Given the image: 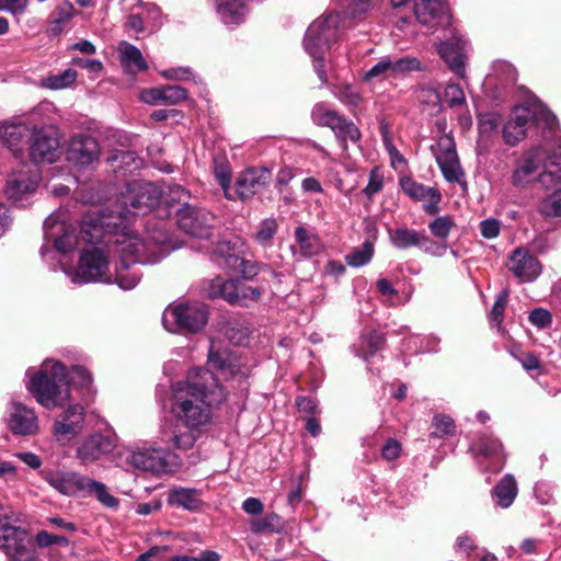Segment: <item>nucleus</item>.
I'll return each mask as SVG.
<instances>
[{"label":"nucleus","mask_w":561,"mask_h":561,"mask_svg":"<svg viewBox=\"0 0 561 561\" xmlns=\"http://www.w3.org/2000/svg\"><path fill=\"white\" fill-rule=\"evenodd\" d=\"M98 141L88 135L72 136V178L77 182L90 179L100 158Z\"/></svg>","instance_id":"14"},{"label":"nucleus","mask_w":561,"mask_h":561,"mask_svg":"<svg viewBox=\"0 0 561 561\" xmlns=\"http://www.w3.org/2000/svg\"><path fill=\"white\" fill-rule=\"evenodd\" d=\"M401 451V444L394 438H389L381 448V457L387 461H392L400 457Z\"/></svg>","instance_id":"63"},{"label":"nucleus","mask_w":561,"mask_h":561,"mask_svg":"<svg viewBox=\"0 0 561 561\" xmlns=\"http://www.w3.org/2000/svg\"><path fill=\"white\" fill-rule=\"evenodd\" d=\"M492 68L499 80L504 83H514L517 80V71L515 67L505 60L495 61Z\"/></svg>","instance_id":"57"},{"label":"nucleus","mask_w":561,"mask_h":561,"mask_svg":"<svg viewBox=\"0 0 561 561\" xmlns=\"http://www.w3.org/2000/svg\"><path fill=\"white\" fill-rule=\"evenodd\" d=\"M433 426L435 431L431 435L434 437H443L444 435L453 434L456 430L454 420L445 414L435 415Z\"/></svg>","instance_id":"58"},{"label":"nucleus","mask_w":561,"mask_h":561,"mask_svg":"<svg viewBox=\"0 0 561 561\" xmlns=\"http://www.w3.org/2000/svg\"><path fill=\"white\" fill-rule=\"evenodd\" d=\"M508 299V291L502 290L497 296L496 300L492 307V310L489 314V321L491 327L500 328L502 321H503V314L505 307L507 305Z\"/></svg>","instance_id":"54"},{"label":"nucleus","mask_w":561,"mask_h":561,"mask_svg":"<svg viewBox=\"0 0 561 561\" xmlns=\"http://www.w3.org/2000/svg\"><path fill=\"white\" fill-rule=\"evenodd\" d=\"M332 94L345 106L357 107L363 101L359 90L350 83L333 84L330 87Z\"/></svg>","instance_id":"38"},{"label":"nucleus","mask_w":561,"mask_h":561,"mask_svg":"<svg viewBox=\"0 0 561 561\" xmlns=\"http://www.w3.org/2000/svg\"><path fill=\"white\" fill-rule=\"evenodd\" d=\"M121 64L126 70L131 72L145 71L148 68L141 51L136 46L128 43L122 44Z\"/></svg>","instance_id":"36"},{"label":"nucleus","mask_w":561,"mask_h":561,"mask_svg":"<svg viewBox=\"0 0 561 561\" xmlns=\"http://www.w3.org/2000/svg\"><path fill=\"white\" fill-rule=\"evenodd\" d=\"M530 122L549 130H553L558 124L557 116L540 102L531 106H516L503 127L504 141L510 146L517 145L526 136V128Z\"/></svg>","instance_id":"7"},{"label":"nucleus","mask_w":561,"mask_h":561,"mask_svg":"<svg viewBox=\"0 0 561 561\" xmlns=\"http://www.w3.org/2000/svg\"><path fill=\"white\" fill-rule=\"evenodd\" d=\"M220 556L213 550L202 551L198 556H175L170 561H219Z\"/></svg>","instance_id":"64"},{"label":"nucleus","mask_w":561,"mask_h":561,"mask_svg":"<svg viewBox=\"0 0 561 561\" xmlns=\"http://www.w3.org/2000/svg\"><path fill=\"white\" fill-rule=\"evenodd\" d=\"M454 226L451 217L439 216L428 224V229L434 237L445 241Z\"/></svg>","instance_id":"50"},{"label":"nucleus","mask_w":561,"mask_h":561,"mask_svg":"<svg viewBox=\"0 0 561 561\" xmlns=\"http://www.w3.org/2000/svg\"><path fill=\"white\" fill-rule=\"evenodd\" d=\"M162 104L175 105L187 98V90L180 85L160 87Z\"/></svg>","instance_id":"52"},{"label":"nucleus","mask_w":561,"mask_h":561,"mask_svg":"<svg viewBox=\"0 0 561 561\" xmlns=\"http://www.w3.org/2000/svg\"><path fill=\"white\" fill-rule=\"evenodd\" d=\"M100 242H113L121 256L115 270V283L124 290L135 288L141 278L137 264H156L176 249L163 222L147 230L146 236L130 234L122 230L118 234H106ZM96 244V242H94Z\"/></svg>","instance_id":"3"},{"label":"nucleus","mask_w":561,"mask_h":561,"mask_svg":"<svg viewBox=\"0 0 561 561\" xmlns=\"http://www.w3.org/2000/svg\"><path fill=\"white\" fill-rule=\"evenodd\" d=\"M32 130L24 122L4 121L0 123V141L15 158L24 156L25 145L30 146Z\"/></svg>","instance_id":"23"},{"label":"nucleus","mask_w":561,"mask_h":561,"mask_svg":"<svg viewBox=\"0 0 561 561\" xmlns=\"http://www.w3.org/2000/svg\"><path fill=\"white\" fill-rule=\"evenodd\" d=\"M444 95L450 107L460 106L466 103L465 92L457 83H448L445 88Z\"/></svg>","instance_id":"59"},{"label":"nucleus","mask_w":561,"mask_h":561,"mask_svg":"<svg viewBox=\"0 0 561 561\" xmlns=\"http://www.w3.org/2000/svg\"><path fill=\"white\" fill-rule=\"evenodd\" d=\"M385 337L377 331H369L360 337V350L356 346L353 347L355 355L362 357L365 362H369V357L374 356L379 350L382 348Z\"/></svg>","instance_id":"35"},{"label":"nucleus","mask_w":561,"mask_h":561,"mask_svg":"<svg viewBox=\"0 0 561 561\" xmlns=\"http://www.w3.org/2000/svg\"><path fill=\"white\" fill-rule=\"evenodd\" d=\"M216 12L226 25H238L247 14L245 0H216Z\"/></svg>","instance_id":"31"},{"label":"nucleus","mask_w":561,"mask_h":561,"mask_svg":"<svg viewBox=\"0 0 561 561\" xmlns=\"http://www.w3.org/2000/svg\"><path fill=\"white\" fill-rule=\"evenodd\" d=\"M469 450L483 473H499L505 466L506 455L502 442L490 434L479 435Z\"/></svg>","instance_id":"12"},{"label":"nucleus","mask_w":561,"mask_h":561,"mask_svg":"<svg viewBox=\"0 0 561 561\" xmlns=\"http://www.w3.org/2000/svg\"><path fill=\"white\" fill-rule=\"evenodd\" d=\"M466 47L467 42L453 35L449 39L437 44V53L447 67L460 79H466Z\"/></svg>","instance_id":"24"},{"label":"nucleus","mask_w":561,"mask_h":561,"mask_svg":"<svg viewBox=\"0 0 561 561\" xmlns=\"http://www.w3.org/2000/svg\"><path fill=\"white\" fill-rule=\"evenodd\" d=\"M517 491L515 478L512 474H505L493 488L492 496L497 506L507 508L516 499Z\"/></svg>","instance_id":"32"},{"label":"nucleus","mask_w":561,"mask_h":561,"mask_svg":"<svg viewBox=\"0 0 561 561\" xmlns=\"http://www.w3.org/2000/svg\"><path fill=\"white\" fill-rule=\"evenodd\" d=\"M171 505L195 511L201 505L199 491L191 488H174L168 496Z\"/></svg>","instance_id":"34"},{"label":"nucleus","mask_w":561,"mask_h":561,"mask_svg":"<svg viewBox=\"0 0 561 561\" xmlns=\"http://www.w3.org/2000/svg\"><path fill=\"white\" fill-rule=\"evenodd\" d=\"M72 393L77 392L81 401L88 405L96 394L95 387L90 370L82 365L72 364ZM75 396L72 394V401Z\"/></svg>","instance_id":"30"},{"label":"nucleus","mask_w":561,"mask_h":561,"mask_svg":"<svg viewBox=\"0 0 561 561\" xmlns=\"http://www.w3.org/2000/svg\"><path fill=\"white\" fill-rule=\"evenodd\" d=\"M392 76L391 57L382 56L370 69H368L362 77L364 82L374 80H386Z\"/></svg>","instance_id":"45"},{"label":"nucleus","mask_w":561,"mask_h":561,"mask_svg":"<svg viewBox=\"0 0 561 561\" xmlns=\"http://www.w3.org/2000/svg\"><path fill=\"white\" fill-rule=\"evenodd\" d=\"M374 252V242L366 240L360 248H356L346 254L345 261L352 267H362L371 261Z\"/></svg>","instance_id":"42"},{"label":"nucleus","mask_w":561,"mask_h":561,"mask_svg":"<svg viewBox=\"0 0 561 561\" xmlns=\"http://www.w3.org/2000/svg\"><path fill=\"white\" fill-rule=\"evenodd\" d=\"M401 187L407 195L416 201L426 199L427 196L436 190L434 187H426L410 178H404L401 180Z\"/></svg>","instance_id":"47"},{"label":"nucleus","mask_w":561,"mask_h":561,"mask_svg":"<svg viewBox=\"0 0 561 561\" xmlns=\"http://www.w3.org/2000/svg\"><path fill=\"white\" fill-rule=\"evenodd\" d=\"M106 161L114 165L115 168L126 171H131L138 169L141 164V161L133 151L117 150L107 157Z\"/></svg>","instance_id":"43"},{"label":"nucleus","mask_w":561,"mask_h":561,"mask_svg":"<svg viewBox=\"0 0 561 561\" xmlns=\"http://www.w3.org/2000/svg\"><path fill=\"white\" fill-rule=\"evenodd\" d=\"M113 448L114 442L112 438L96 433L78 445L76 455L82 465H87L99 460L104 455L111 453Z\"/></svg>","instance_id":"28"},{"label":"nucleus","mask_w":561,"mask_h":561,"mask_svg":"<svg viewBox=\"0 0 561 561\" xmlns=\"http://www.w3.org/2000/svg\"><path fill=\"white\" fill-rule=\"evenodd\" d=\"M343 16L331 12L316 19L307 28L304 37V48L313 60V68L323 84L328 83L324 69L325 55L341 38Z\"/></svg>","instance_id":"4"},{"label":"nucleus","mask_w":561,"mask_h":561,"mask_svg":"<svg viewBox=\"0 0 561 561\" xmlns=\"http://www.w3.org/2000/svg\"><path fill=\"white\" fill-rule=\"evenodd\" d=\"M161 201V191L152 183L131 182L112 206L89 213L81 222V238L98 242L106 234H118L122 230L136 234L131 225L139 216L150 213Z\"/></svg>","instance_id":"2"},{"label":"nucleus","mask_w":561,"mask_h":561,"mask_svg":"<svg viewBox=\"0 0 561 561\" xmlns=\"http://www.w3.org/2000/svg\"><path fill=\"white\" fill-rule=\"evenodd\" d=\"M211 260L220 267L229 272L239 273L247 279L253 278L259 273L257 264L239 256L228 241H221L216 244Z\"/></svg>","instance_id":"20"},{"label":"nucleus","mask_w":561,"mask_h":561,"mask_svg":"<svg viewBox=\"0 0 561 561\" xmlns=\"http://www.w3.org/2000/svg\"><path fill=\"white\" fill-rule=\"evenodd\" d=\"M125 460L133 468L154 474L170 473L180 465L178 456L162 448L136 447L125 453Z\"/></svg>","instance_id":"10"},{"label":"nucleus","mask_w":561,"mask_h":561,"mask_svg":"<svg viewBox=\"0 0 561 561\" xmlns=\"http://www.w3.org/2000/svg\"><path fill=\"white\" fill-rule=\"evenodd\" d=\"M176 220L181 230L195 238H207L211 233V218L202 209L184 203L176 211Z\"/></svg>","instance_id":"21"},{"label":"nucleus","mask_w":561,"mask_h":561,"mask_svg":"<svg viewBox=\"0 0 561 561\" xmlns=\"http://www.w3.org/2000/svg\"><path fill=\"white\" fill-rule=\"evenodd\" d=\"M214 173L218 184L225 193V196L228 199H232V195L230 193L231 171L229 165L225 161H216Z\"/></svg>","instance_id":"51"},{"label":"nucleus","mask_w":561,"mask_h":561,"mask_svg":"<svg viewBox=\"0 0 561 561\" xmlns=\"http://www.w3.org/2000/svg\"><path fill=\"white\" fill-rule=\"evenodd\" d=\"M208 295L213 299L222 298L230 305L248 306L260 299L261 290L240 279L215 277L209 283Z\"/></svg>","instance_id":"16"},{"label":"nucleus","mask_w":561,"mask_h":561,"mask_svg":"<svg viewBox=\"0 0 561 561\" xmlns=\"http://www.w3.org/2000/svg\"><path fill=\"white\" fill-rule=\"evenodd\" d=\"M60 156V134L55 126L33 128L28 157L34 164L53 163Z\"/></svg>","instance_id":"15"},{"label":"nucleus","mask_w":561,"mask_h":561,"mask_svg":"<svg viewBox=\"0 0 561 561\" xmlns=\"http://www.w3.org/2000/svg\"><path fill=\"white\" fill-rule=\"evenodd\" d=\"M41 182V173L36 168L24 165L9 175L5 194L10 199H20L25 194L35 192Z\"/></svg>","instance_id":"25"},{"label":"nucleus","mask_w":561,"mask_h":561,"mask_svg":"<svg viewBox=\"0 0 561 561\" xmlns=\"http://www.w3.org/2000/svg\"><path fill=\"white\" fill-rule=\"evenodd\" d=\"M271 180L266 168H250L241 172L236 181V194L241 199H249L261 192Z\"/></svg>","instance_id":"26"},{"label":"nucleus","mask_w":561,"mask_h":561,"mask_svg":"<svg viewBox=\"0 0 561 561\" xmlns=\"http://www.w3.org/2000/svg\"><path fill=\"white\" fill-rule=\"evenodd\" d=\"M43 88L49 90H60L70 85V68L65 69L61 73L49 75L41 82Z\"/></svg>","instance_id":"56"},{"label":"nucleus","mask_w":561,"mask_h":561,"mask_svg":"<svg viewBox=\"0 0 561 561\" xmlns=\"http://www.w3.org/2000/svg\"><path fill=\"white\" fill-rule=\"evenodd\" d=\"M331 129L344 150L347 149L346 142L348 140L353 144H356L360 140L362 137V133L358 127L342 114L339 116V119H336L331 126Z\"/></svg>","instance_id":"33"},{"label":"nucleus","mask_w":561,"mask_h":561,"mask_svg":"<svg viewBox=\"0 0 561 561\" xmlns=\"http://www.w3.org/2000/svg\"><path fill=\"white\" fill-rule=\"evenodd\" d=\"M251 529L256 534L266 531L277 533L282 529L280 517L275 513L267 514L264 517L253 520L251 523Z\"/></svg>","instance_id":"46"},{"label":"nucleus","mask_w":561,"mask_h":561,"mask_svg":"<svg viewBox=\"0 0 561 561\" xmlns=\"http://www.w3.org/2000/svg\"><path fill=\"white\" fill-rule=\"evenodd\" d=\"M207 364L210 373L216 378L236 383L240 392L248 391V378L251 373V366L243 362L242 357L231 352L229 348L217 347L215 342H210ZM219 382V379H217Z\"/></svg>","instance_id":"9"},{"label":"nucleus","mask_w":561,"mask_h":561,"mask_svg":"<svg viewBox=\"0 0 561 561\" xmlns=\"http://www.w3.org/2000/svg\"><path fill=\"white\" fill-rule=\"evenodd\" d=\"M414 16L426 26H436L446 14L447 5L444 0H414Z\"/></svg>","instance_id":"29"},{"label":"nucleus","mask_w":561,"mask_h":561,"mask_svg":"<svg viewBox=\"0 0 561 561\" xmlns=\"http://www.w3.org/2000/svg\"><path fill=\"white\" fill-rule=\"evenodd\" d=\"M507 268L523 283L536 280L542 272L539 260L524 248H516L510 254Z\"/></svg>","instance_id":"22"},{"label":"nucleus","mask_w":561,"mask_h":561,"mask_svg":"<svg viewBox=\"0 0 561 561\" xmlns=\"http://www.w3.org/2000/svg\"><path fill=\"white\" fill-rule=\"evenodd\" d=\"M44 237L46 241H51L56 252L64 256L65 261L58 259L59 268L66 274L70 275V264L67 259L70 252V215L66 207H60L58 210L49 215L44 221Z\"/></svg>","instance_id":"11"},{"label":"nucleus","mask_w":561,"mask_h":561,"mask_svg":"<svg viewBox=\"0 0 561 561\" xmlns=\"http://www.w3.org/2000/svg\"><path fill=\"white\" fill-rule=\"evenodd\" d=\"M108 256L99 248L84 250L81 253L76 273H72V283L110 282Z\"/></svg>","instance_id":"17"},{"label":"nucleus","mask_w":561,"mask_h":561,"mask_svg":"<svg viewBox=\"0 0 561 561\" xmlns=\"http://www.w3.org/2000/svg\"><path fill=\"white\" fill-rule=\"evenodd\" d=\"M208 307L199 301L169 305L162 314V323L171 333L195 334L201 332L208 321Z\"/></svg>","instance_id":"8"},{"label":"nucleus","mask_w":561,"mask_h":561,"mask_svg":"<svg viewBox=\"0 0 561 561\" xmlns=\"http://www.w3.org/2000/svg\"><path fill=\"white\" fill-rule=\"evenodd\" d=\"M278 224L275 218H266L260 224L259 230L255 233V241L261 245H270L276 231Z\"/></svg>","instance_id":"48"},{"label":"nucleus","mask_w":561,"mask_h":561,"mask_svg":"<svg viewBox=\"0 0 561 561\" xmlns=\"http://www.w3.org/2000/svg\"><path fill=\"white\" fill-rule=\"evenodd\" d=\"M93 489L92 496H94L102 505L108 508L118 506V500L108 492L104 483L98 481Z\"/></svg>","instance_id":"60"},{"label":"nucleus","mask_w":561,"mask_h":561,"mask_svg":"<svg viewBox=\"0 0 561 561\" xmlns=\"http://www.w3.org/2000/svg\"><path fill=\"white\" fill-rule=\"evenodd\" d=\"M8 427L14 435H34L38 430L37 416L32 409L14 402L9 411Z\"/></svg>","instance_id":"27"},{"label":"nucleus","mask_w":561,"mask_h":561,"mask_svg":"<svg viewBox=\"0 0 561 561\" xmlns=\"http://www.w3.org/2000/svg\"><path fill=\"white\" fill-rule=\"evenodd\" d=\"M431 151L447 182L466 184L453 137L442 136Z\"/></svg>","instance_id":"18"},{"label":"nucleus","mask_w":561,"mask_h":561,"mask_svg":"<svg viewBox=\"0 0 561 561\" xmlns=\"http://www.w3.org/2000/svg\"><path fill=\"white\" fill-rule=\"evenodd\" d=\"M549 185H561V171L557 175V182L549 183ZM540 213L548 217H561V187L557 188L541 202Z\"/></svg>","instance_id":"40"},{"label":"nucleus","mask_w":561,"mask_h":561,"mask_svg":"<svg viewBox=\"0 0 561 561\" xmlns=\"http://www.w3.org/2000/svg\"><path fill=\"white\" fill-rule=\"evenodd\" d=\"M0 548L12 561H37L26 531L12 525L7 516H0Z\"/></svg>","instance_id":"13"},{"label":"nucleus","mask_w":561,"mask_h":561,"mask_svg":"<svg viewBox=\"0 0 561 561\" xmlns=\"http://www.w3.org/2000/svg\"><path fill=\"white\" fill-rule=\"evenodd\" d=\"M96 480L89 477L72 473V495L89 497L92 496L93 488L96 484Z\"/></svg>","instance_id":"49"},{"label":"nucleus","mask_w":561,"mask_h":561,"mask_svg":"<svg viewBox=\"0 0 561 561\" xmlns=\"http://www.w3.org/2000/svg\"><path fill=\"white\" fill-rule=\"evenodd\" d=\"M69 21L70 5L66 4L51 14L49 33L54 36L60 34Z\"/></svg>","instance_id":"55"},{"label":"nucleus","mask_w":561,"mask_h":561,"mask_svg":"<svg viewBox=\"0 0 561 561\" xmlns=\"http://www.w3.org/2000/svg\"><path fill=\"white\" fill-rule=\"evenodd\" d=\"M225 399L226 392L213 373L199 367L190 369L185 380L171 386L170 413L185 431L165 422L160 430L161 442L176 449L191 448L196 431L210 422L214 407Z\"/></svg>","instance_id":"1"},{"label":"nucleus","mask_w":561,"mask_h":561,"mask_svg":"<svg viewBox=\"0 0 561 561\" xmlns=\"http://www.w3.org/2000/svg\"><path fill=\"white\" fill-rule=\"evenodd\" d=\"M541 167L543 171L539 173V182L545 186L557 182V175L561 171L559 169L561 167V138L549 156L540 147L525 152L512 174V184L514 186L527 185L536 179Z\"/></svg>","instance_id":"5"},{"label":"nucleus","mask_w":561,"mask_h":561,"mask_svg":"<svg viewBox=\"0 0 561 561\" xmlns=\"http://www.w3.org/2000/svg\"><path fill=\"white\" fill-rule=\"evenodd\" d=\"M529 321L537 328L543 329L550 325L552 321L551 313L542 308L534 309L528 317Z\"/></svg>","instance_id":"62"},{"label":"nucleus","mask_w":561,"mask_h":561,"mask_svg":"<svg viewBox=\"0 0 561 561\" xmlns=\"http://www.w3.org/2000/svg\"><path fill=\"white\" fill-rule=\"evenodd\" d=\"M383 186V175L378 168H374L369 173V180L363 193L371 198L375 194H377Z\"/></svg>","instance_id":"61"},{"label":"nucleus","mask_w":561,"mask_h":561,"mask_svg":"<svg viewBox=\"0 0 561 561\" xmlns=\"http://www.w3.org/2000/svg\"><path fill=\"white\" fill-rule=\"evenodd\" d=\"M389 240L393 248L407 250L409 248H419L432 255L440 256L446 251V245L434 243L425 231H417L405 226L389 229Z\"/></svg>","instance_id":"19"},{"label":"nucleus","mask_w":561,"mask_h":561,"mask_svg":"<svg viewBox=\"0 0 561 561\" xmlns=\"http://www.w3.org/2000/svg\"><path fill=\"white\" fill-rule=\"evenodd\" d=\"M45 480L50 486L60 492L61 494L68 495L70 492V478L68 473L59 470L48 471L45 474Z\"/></svg>","instance_id":"53"},{"label":"nucleus","mask_w":561,"mask_h":561,"mask_svg":"<svg viewBox=\"0 0 561 561\" xmlns=\"http://www.w3.org/2000/svg\"><path fill=\"white\" fill-rule=\"evenodd\" d=\"M61 386H66V396H69V381L67 368L60 362L45 360L38 371L31 378L30 391L37 402L47 409L61 404Z\"/></svg>","instance_id":"6"},{"label":"nucleus","mask_w":561,"mask_h":561,"mask_svg":"<svg viewBox=\"0 0 561 561\" xmlns=\"http://www.w3.org/2000/svg\"><path fill=\"white\" fill-rule=\"evenodd\" d=\"M417 102L423 106L424 112L430 115L438 113L442 108L440 95L438 91L428 85H421L415 91Z\"/></svg>","instance_id":"37"},{"label":"nucleus","mask_w":561,"mask_h":561,"mask_svg":"<svg viewBox=\"0 0 561 561\" xmlns=\"http://www.w3.org/2000/svg\"><path fill=\"white\" fill-rule=\"evenodd\" d=\"M341 114L331 108L327 103L319 102L313 105L311 110V119L312 122L321 127H329L334 124Z\"/></svg>","instance_id":"41"},{"label":"nucleus","mask_w":561,"mask_h":561,"mask_svg":"<svg viewBox=\"0 0 561 561\" xmlns=\"http://www.w3.org/2000/svg\"><path fill=\"white\" fill-rule=\"evenodd\" d=\"M392 76H404L414 71H424L425 66L422 61L413 56H404L401 58H391Z\"/></svg>","instance_id":"44"},{"label":"nucleus","mask_w":561,"mask_h":561,"mask_svg":"<svg viewBox=\"0 0 561 561\" xmlns=\"http://www.w3.org/2000/svg\"><path fill=\"white\" fill-rule=\"evenodd\" d=\"M295 239L306 256L317 255L321 251V243L318 237L302 226L295 229Z\"/></svg>","instance_id":"39"}]
</instances>
